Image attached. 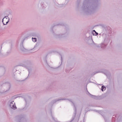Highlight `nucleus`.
Masks as SVG:
<instances>
[{
    "mask_svg": "<svg viewBox=\"0 0 122 122\" xmlns=\"http://www.w3.org/2000/svg\"><path fill=\"white\" fill-rule=\"evenodd\" d=\"M101 47L102 48L104 47V45L103 43H102L101 44Z\"/></svg>",
    "mask_w": 122,
    "mask_h": 122,
    "instance_id": "10",
    "label": "nucleus"
},
{
    "mask_svg": "<svg viewBox=\"0 0 122 122\" xmlns=\"http://www.w3.org/2000/svg\"><path fill=\"white\" fill-rule=\"evenodd\" d=\"M4 18H3V19L2 20V22L3 23V24L4 25H7V24L8 23L10 19H9L8 20V21H7L6 22V23H5V22H4V21H3L4 20Z\"/></svg>",
    "mask_w": 122,
    "mask_h": 122,
    "instance_id": "4",
    "label": "nucleus"
},
{
    "mask_svg": "<svg viewBox=\"0 0 122 122\" xmlns=\"http://www.w3.org/2000/svg\"><path fill=\"white\" fill-rule=\"evenodd\" d=\"M73 103V106H74V110L75 112V114H76V107H75V105L73 103Z\"/></svg>",
    "mask_w": 122,
    "mask_h": 122,
    "instance_id": "8",
    "label": "nucleus"
},
{
    "mask_svg": "<svg viewBox=\"0 0 122 122\" xmlns=\"http://www.w3.org/2000/svg\"><path fill=\"white\" fill-rule=\"evenodd\" d=\"M93 1V5L91 6L89 5V3L87 2H86V0H85L83 3L84 8H86L87 10H88V12H92L94 9V6L97 5L99 2V0H92Z\"/></svg>",
    "mask_w": 122,
    "mask_h": 122,
    "instance_id": "1",
    "label": "nucleus"
},
{
    "mask_svg": "<svg viewBox=\"0 0 122 122\" xmlns=\"http://www.w3.org/2000/svg\"><path fill=\"white\" fill-rule=\"evenodd\" d=\"M21 50H22V51H24V50H23V49H22V48H21Z\"/></svg>",
    "mask_w": 122,
    "mask_h": 122,
    "instance_id": "13",
    "label": "nucleus"
},
{
    "mask_svg": "<svg viewBox=\"0 0 122 122\" xmlns=\"http://www.w3.org/2000/svg\"><path fill=\"white\" fill-rule=\"evenodd\" d=\"M61 60H62V57H61Z\"/></svg>",
    "mask_w": 122,
    "mask_h": 122,
    "instance_id": "15",
    "label": "nucleus"
},
{
    "mask_svg": "<svg viewBox=\"0 0 122 122\" xmlns=\"http://www.w3.org/2000/svg\"><path fill=\"white\" fill-rule=\"evenodd\" d=\"M36 40L37 39L36 38H32V41L34 42H36Z\"/></svg>",
    "mask_w": 122,
    "mask_h": 122,
    "instance_id": "7",
    "label": "nucleus"
},
{
    "mask_svg": "<svg viewBox=\"0 0 122 122\" xmlns=\"http://www.w3.org/2000/svg\"><path fill=\"white\" fill-rule=\"evenodd\" d=\"M14 103H15V102H14V101H12V102H11L10 103V106H11L12 105H13L14 104Z\"/></svg>",
    "mask_w": 122,
    "mask_h": 122,
    "instance_id": "9",
    "label": "nucleus"
},
{
    "mask_svg": "<svg viewBox=\"0 0 122 122\" xmlns=\"http://www.w3.org/2000/svg\"><path fill=\"white\" fill-rule=\"evenodd\" d=\"M52 117V118H53V119H54V118L53 117Z\"/></svg>",
    "mask_w": 122,
    "mask_h": 122,
    "instance_id": "14",
    "label": "nucleus"
},
{
    "mask_svg": "<svg viewBox=\"0 0 122 122\" xmlns=\"http://www.w3.org/2000/svg\"><path fill=\"white\" fill-rule=\"evenodd\" d=\"M65 99H61L57 100V101H59V100H65Z\"/></svg>",
    "mask_w": 122,
    "mask_h": 122,
    "instance_id": "12",
    "label": "nucleus"
},
{
    "mask_svg": "<svg viewBox=\"0 0 122 122\" xmlns=\"http://www.w3.org/2000/svg\"><path fill=\"white\" fill-rule=\"evenodd\" d=\"M4 18H5L6 20H7L8 19H9V18L7 16H5ZM4 19V20H5V19Z\"/></svg>",
    "mask_w": 122,
    "mask_h": 122,
    "instance_id": "11",
    "label": "nucleus"
},
{
    "mask_svg": "<svg viewBox=\"0 0 122 122\" xmlns=\"http://www.w3.org/2000/svg\"><path fill=\"white\" fill-rule=\"evenodd\" d=\"M106 87L104 86H102L101 90L102 91H103L104 90H105Z\"/></svg>",
    "mask_w": 122,
    "mask_h": 122,
    "instance_id": "6",
    "label": "nucleus"
},
{
    "mask_svg": "<svg viewBox=\"0 0 122 122\" xmlns=\"http://www.w3.org/2000/svg\"><path fill=\"white\" fill-rule=\"evenodd\" d=\"M92 34H93V35L97 36V35L98 33L95 30H94L92 31Z\"/></svg>",
    "mask_w": 122,
    "mask_h": 122,
    "instance_id": "3",
    "label": "nucleus"
},
{
    "mask_svg": "<svg viewBox=\"0 0 122 122\" xmlns=\"http://www.w3.org/2000/svg\"><path fill=\"white\" fill-rule=\"evenodd\" d=\"M10 107L13 109H15L17 108L15 103H14V104Z\"/></svg>",
    "mask_w": 122,
    "mask_h": 122,
    "instance_id": "2",
    "label": "nucleus"
},
{
    "mask_svg": "<svg viewBox=\"0 0 122 122\" xmlns=\"http://www.w3.org/2000/svg\"><path fill=\"white\" fill-rule=\"evenodd\" d=\"M87 93H88L87 94H88L89 96H90L91 97H92L94 98V97H95V96H93V95H92L91 94H90L88 92V91H87Z\"/></svg>",
    "mask_w": 122,
    "mask_h": 122,
    "instance_id": "5",
    "label": "nucleus"
}]
</instances>
